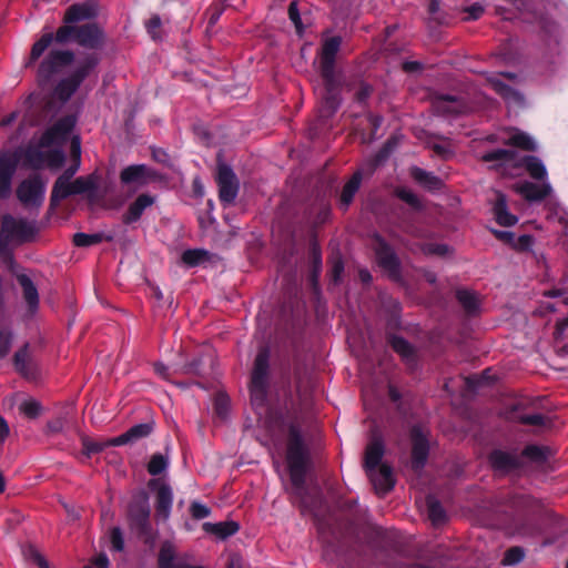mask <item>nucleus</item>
I'll return each instance as SVG.
<instances>
[{
	"mask_svg": "<svg viewBox=\"0 0 568 568\" xmlns=\"http://www.w3.org/2000/svg\"><path fill=\"white\" fill-rule=\"evenodd\" d=\"M45 184L40 176L34 175L21 182L17 196L26 206L39 205L44 199Z\"/></svg>",
	"mask_w": 568,
	"mask_h": 568,
	"instance_id": "nucleus-8",
	"label": "nucleus"
},
{
	"mask_svg": "<svg viewBox=\"0 0 568 568\" xmlns=\"http://www.w3.org/2000/svg\"><path fill=\"white\" fill-rule=\"evenodd\" d=\"M97 10L89 3H77L71 6L64 13V26H72L73 23L94 18Z\"/></svg>",
	"mask_w": 568,
	"mask_h": 568,
	"instance_id": "nucleus-18",
	"label": "nucleus"
},
{
	"mask_svg": "<svg viewBox=\"0 0 568 568\" xmlns=\"http://www.w3.org/2000/svg\"><path fill=\"white\" fill-rule=\"evenodd\" d=\"M520 422L527 425H544L545 417L541 414H529L520 417Z\"/></svg>",
	"mask_w": 568,
	"mask_h": 568,
	"instance_id": "nucleus-53",
	"label": "nucleus"
},
{
	"mask_svg": "<svg viewBox=\"0 0 568 568\" xmlns=\"http://www.w3.org/2000/svg\"><path fill=\"white\" fill-rule=\"evenodd\" d=\"M428 517L434 525H438L445 520V510L442 505L433 496L426 499Z\"/></svg>",
	"mask_w": 568,
	"mask_h": 568,
	"instance_id": "nucleus-41",
	"label": "nucleus"
},
{
	"mask_svg": "<svg viewBox=\"0 0 568 568\" xmlns=\"http://www.w3.org/2000/svg\"><path fill=\"white\" fill-rule=\"evenodd\" d=\"M30 352L28 345H24L14 354V366L17 371L26 377L32 375V368L30 366Z\"/></svg>",
	"mask_w": 568,
	"mask_h": 568,
	"instance_id": "nucleus-31",
	"label": "nucleus"
},
{
	"mask_svg": "<svg viewBox=\"0 0 568 568\" xmlns=\"http://www.w3.org/2000/svg\"><path fill=\"white\" fill-rule=\"evenodd\" d=\"M209 260V252L201 248L186 250L182 254V262L187 266H196Z\"/></svg>",
	"mask_w": 568,
	"mask_h": 568,
	"instance_id": "nucleus-40",
	"label": "nucleus"
},
{
	"mask_svg": "<svg viewBox=\"0 0 568 568\" xmlns=\"http://www.w3.org/2000/svg\"><path fill=\"white\" fill-rule=\"evenodd\" d=\"M288 17L290 20L293 22V24L296 28L297 33L302 34L303 32V24L301 20V14L298 10V6L296 1H292L288 6Z\"/></svg>",
	"mask_w": 568,
	"mask_h": 568,
	"instance_id": "nucleus-48",
	"label": "nucleus"
},
{
	"mask_svg": "<svg viewBox=\"0 0 568 568\" xmlns=\"http://www.w3.org/2000/svg\"><path fill=\"white\" fill-rule=\"evenodd\" d=\"M158 568H204L192 566L184 561H176V549L173 542L166 540L161 545L158 556Z\"/></svg>",
	"mask_w": 568,
	"mask_h": 568,
	"instance_id": "nucleus-14",
	"label": "nucleus"
},
{
	"mask_svg": "<svg viewBox=\"0 0 568 568\" xmlns=\"http://www.w3.org/2000/svg\"><path fill=\"white\" fill-rule=\"evenodd\" d=\"M412 175L419 184L427 187L428 190L434 191L442 187V180L432 173L424 171L423 169L413 168Z\"/></svg>",
	"mask_w": 568,
	"mask_h": 568,
	"instance_id": "nucleus-26",
	"label": "nucleus"
},
{
	"mask_svg": "<svg viewBox=\"0 0 568 568\" xmlns=\"http://www.w3.org/2000/svg\"><path fill=\"white\" fill-rule=\"evenodd\" d=\"M97 181L93 176H80L72 182V194H81L95 187Z\"/></svg>",
	"mask_w": 568,
	"mask_h": 568,
	"instance_id": "nucleus-43",
	"label": "nucleus"
},
{
	"mask_svg": "<svg viewBox=\"0 0 568 568\" xmlns=\"http://www.w3.org/2000/svg\"><path fill=\"white\" fill-rule=\"evenodd\" d=\"M392 347L404 358H409L413 354L412 346L402 337L393 336L390 339Z\"/></svg>",
	"mask_w": 568,
	"mask_h": 568,
	"instance_id": "nucleus-46",
	"label": "nucleus"
},
{
	"mask_svg": "<svg viewBox=\"0 0 568 568\" xmlns=\"http://www.w3.org/2000/svg\"><path fill=\"white\" fill-rule=\"evenodd\" d=\"M18 119V112L13 111L10 114L6 115L0 121V126L6 128L12 124Z\"/></svg>",
	"mask_w": 568,
	"mask_h": 568,
	"instance_id": "nucleus-63",
	"label": "nucleus"
},
{
	"mask_svg": "<svg viewBox=\"0 0 568 568\" xmlns=\"http://www.w3.org/2000/svg\"><path fill=\"white\" fill-rule=\"evenodd\" d=\"M399 197L413 206L419 204L418 197L409 190H400L398 193Z\"/></svg>",
	"mask_w": 568,
	"mask_h": 568,
	"instance_id": "nucleus-55",
	"label": "nucleus"
},
{
	"mask_svg": "<svg viewBox=\"0 0 568 568\" xmlns=\"http://www.w3.org/2000/svg\"><path fill=\"white\" fill-rule=\"evenodd\" d=\"M111 548L115 551H122L124 548V540L120 528H113L110 534Z\"/></svg>",
	"mask_w": 568,
	"mask_h": 568,
	"instance_id": "nucleus-51",
	"label": "nucleus"
},
{
	"mask_svg": "<svg viewBox=\"0 0 568 568\" xmlns=\"http://www.w3.org/2000/svg\"><path fill=\"white\" fill-rule=\"evenodd\" d=\"M11 179L0 175V197H4L9 194L11 189Z\"/></svg>",
	"mask_w": 568,
	"mask_h": 568,
	"instance_id": "nucleus-61",
	"label": "nucleus"
},
{
	"mask_svg": "<svg viewBox=\"0 0 568 568\" xmlns=\"http://www.w3.org/2000/svg\"><path fill=\"white\" fill-rule=\"evenodd\" d=\"M504 143L526 151H534L536 149L534 140L528 134L516 129L507 132Z\"/></svg>",
	"mask_w": 568,
	"mask_h": 568,
	"instance_id": "nucleus-22",
	"label": "nucleus"
},
{
	"mask_svg": "<svg viewBox=\"0 0 568 568\" xmlns=\"http://www.w3.org/2000/svg\"><path fill=\"white\" fill-rule=\"evenodd\" d=\"M203 529L212 535L217 536L221 539H225L239 530V525L234 521H222V523H205Z\"/></svg>",
	"mask_w": 568,
	"mask_h": 568,
	"instance_id": "nucleus-23",
	"label": "nucleus"
},
{
	"mask_svg": "<svg viewBox=\"0 0 568 568\" xmlns=\"http://www.w3.org/2000/svg\"><path fill=\"white\" fill-rule=\"evenodd\" d=\"M523 454L526 457H529L531 459H541L544 457V454L541 449L537 446H528L524 449Z\"/></svg>",
	"mask_w": 568,
	"mask_h": 568,
	"instance_id": "nucleus-58",
	"label": "nucleus"
},
{
	"mask_svg": "<svg viewBox=\"0 0 568 568\" xmlns=\"http://www.w3.org/2000/svg\"><path fill=\"white\" fill-rule=\"evenodd\" d=\"M375 252L379 266L388 272L390 276H397L399 262L392 248L384 241L377 239Z\"/></svg>",
	"mask_w": 568,
	"mask_h": 568,
	"instance_id": "nucleus-13",
	"label": "nucleus"
},
{
	"mask_svg": "<svg viewBox=\"0 0 568 568\" xmlns=\"http://www.w3.org/2000/svg\"><path fill=\"white\" fill-rule=\"evenodd\" d=\"M81 443H82V447H83V453L88 457H90L93 454L101 453L106 447L114 446L113 444H111L112 439H109V440H94V439H91V438H89L87 436H83L81 438Z\"/></svg>",
	"mask_w": 568,
	"mask_h": 568,
	"instance_id": "nucleus-36",
	"label": "nucleus"
},
{
	"mask_svg": "<svg viewBox=\"0 0 568 568\" xmlns=\"http://www.w3.org/2000/svg\"><path fill=\"white\" fill-rule=\"evenodd\" d=\"M18 281L23 288L24 298L29 304L31 311L37 310L39 304V295L32 281L27 275H20L18 277Z\"/></svg>",
	"mask_w": 568,
	"mask_h": 568,
	"instance_id": "nucleus-27",
	"label": "nucleus"
},
{
	"mask_svg": "<svg viewBox=\"0 0 568 568\" xmlns=\"http://www.w3.org/2000/svg\"><path fill=\"white\" fill-rule=\"evenodd\" d=\"M102 240L101 234H85V233H75L73 235V243L80 247H87L94 244L100 243Z\"/></svg>",
	"mask_w": 568,
	"mask_h": 568,
	"instance_id": "nucleus-45",
	"label": "nucleus"
},
{
	"mask_svg": "<svg viewBox=\"0 0 568 568\" xmlns=\"http://www.w3.org/2000/svg\"><path fill=\"white\" fill-rule=\"evenodd\" d=\"M69 195H72V182L70 181V175L62 174L54 183L51 200L53 202L60 201Z\"/></svg>",
	"mask_w": 568,
	"mask_h": 568,
	"instance_id": "nucleus-28",
	"label": "nucleus"
},
{
	"mask_svg": "<svg viewBox=\"0 0 568 568\" xmlns=\"http://www.w3.org/2000/svg\"><path fill=\"white\" fill-rule=\"evenodd\" d=\"M484 162H498L500 165H506L516 162V152L511 150L498 149L487 152L481 156Z\"/></svg>",
	"mask_w": 568,
	"mask_h": 568,
	"instance_id": "nucleus-30",
	"label": "nucleus"
},
{
	"mask_svg": "<svg viewBox=\"0 0 568 568\" xmlns=\"http://www.w3.org/2000/svg\"><path fill=\"white\" fill-rule=\"evenodd\" d=\"M12 334L10 331L1 328L0 329V358L8 355L11 348Z\"/></svg>",
	"mask_w": 568,
	"mask_h": 568,
	"instance_id": "nucleus-49",
	"label": "nucleus"
},
{
	"mask_svg": "<svg viewBox=\"0 0 568 568\" xmlns=\"http://www.w3.org/2000/svg\"><path fill=\"white\" fill-rule=\"evenodd\" d=\"M75 118L71 115L60 119L42 134L39 146L49 148L64 141L75 126Z\"/></svg>",
	"mask_w": 568,
	"mask_h": 568,
	"instance_id": "nucleus-9",
	"label": "nucleus"
},
{
	"mask_svg": "<svg viewBox=\"0 0 568 568\" xmlns=\"http://www.w3.org/2000/svg\"><path fill=\"white\" fill-rule=\"evenodd\" d=\"M534 244V237L531 235H521L517 240L515 247L520 250H529Z\"/></svg>",
	"mask_w": 568,
	"mask_h": 568,
	"instance_id": "nucleus-57",
	"label": "nucleus"
},
{
	"mask_svg": "<svg viewBox=\"0 0 568 568\" xmlns=\"http://www.w3.org/2000/svg\"><path fill=\"white\" fill-rule=\"evenodd\" d=\"M362 181V174L359 172L354 173V175L351 178V180L344 185L342 195H341V203L346 209L353 201L354 195L359 189Z\"/></svg>",
	"mask_w": 568,
	"mask_h": 568,
	"instance_id": "nucleus-29",
	"label": "nucleus"
},
{
	"mask_svg": "<svg viewBox=\"0 0 568 568\" xmlns=\"http://www.w3.org/2000/svg\"><path fill=\"white\" fill-rule=\"evenodd\" d=\"M168 467V458H165L162 454H154L149 464H148V471L153 475H160L163 473Z\"/></svg>",
	"mask_w": 568,
	"mask_h": 568,
	"instance_id": "nucleus-44",
	"label": "nucleus"
},
{
	"mask_svg": "<svg viewBox=\"0 0 568 568\" xmlns=\"http://www.w3.org/2000/svg\"><path fill=\"white\" fill-rule=\"evenodd\" d=\"M413 439V466L419 469L424 466L428 456V442L426 432L422 427L412 429Z\"/></svg>",
	"mask_w": 568,
	"mask_h": 568,
	"instance_id": "nucleus-12",
	"label": "nucleus"
},
{
	"mask_svg": "<svg viewBox=\"0 0 568 568\" xmlns=\"http://www.w3.org/2000/svg\"><path fill=\"white\" fill-rule=\"evenodd\" d=\"M466 12L469 14V18L476 20L481 17L484 13V7L479 3H475L466 9Z\"/></svg>",
	"mask_w": 568,
	"mask_h": 568,
	"instance_id": "nucleus-60",
	"label": "nucleus"
},
{
	"mask_svg": "<svg viewBox=\"0 0 568 568\" xmlns=\"http://www.w3.org/2000/svg\"><path fill=\"white\" fill-rule=\"evenodd\" d=\"M156 180V174L145 164H133L124 168L120 173L123 185L131 186L133 191L146 186Z\"/></svg>",
	"mask_w": 568,
	"mask_h": 568,
	"instance_id": "nucleus-6",
	"label": "nucleus"
},
{
	"mask_svg": "<svg viewBox=\"0 0 568 568\" xmlns=\"http://www.w3.org/2000/svg\"><path fill=\"white\" fill-rule=\"evenodd\" d=\"M71 154L73 160L81 161V140L78 135L71 140Z\"/></svg>",
	"mask_w": 568,
	"mask_h": 568,
	"instance_id": "nucleus-56",
	"label": "nucleus"
},
{
	"mask_svg": "<svg viewBox=\"0 0 568 568\" xmlns=\"http://www.w3.org/2000/svg\"><path fill=\"white\" fill-rule=\"evenodd\" d=\"M38 230L34 222L3 215L0 223V260L10 270L14 267L13 250L34 239Z\"/></svg>",
	"mask_w": 568,
	"mask_h": 568,
	"instance_id": "nucleus-2",
	"label": "nucleus"
},
{
	"mask_svg": "<svg viewBox=\"0 0 568 568\" xmlns=\"http://www.w3.org/2000/svg\"><path fill=\"white\" fill-rule=\"evenodd\" d=\"M343 271H344L343 262L341 260L335 261L333 264V267H332V277H333L334 282H338L341 280Z\"/></svg>",
	"mask_w": 568,
	"mask_h": 568,
	"instance_id": "nucleus-62",
	"label": "nucleus"
},
{
	"mask_svg": "<svg viewBox=\"0 0 568 568\" xmlns=\"http://www.w3.org/2000/svg\"><path fill=\"white\" fill-rule=\"evenodd\" d=\"M489 459L493 467L499 471H509L517 466L516 457L501 450L491 453Z\"/></svg>",
	"mask_w": 568,
	"mask_h": 568,
	"instance_id": "nucleus-24",
	"label": "nucleus"
},
{
	"mask_svg": "<svg viewBox=\"0 0 568 568\" xmlns=\"http://www.w3.org/2000/svg\"><path fill=\"white\" fill-rule=\"evenodd\" d=\"M515 191L529 202H539L551 194L552 187L549 181H544L540 184L525 181L516 184Z\"/></svg>",
	"mask_w": 568,
	"mask_h": 568,
	"instance_id": "nucleus-11",
	"label": "nucleus"
},
{
	"mask_svg": "<svg viewBox=\"0 0 568 568\" xmlns=\"http://www.w3.org/2000/svg\"><path fill=\"white\" fill-rule=\"evenodd\" d=\"M190 511L194 519H204L209 517L211 514L210 508L206 505L199 501H194L191 504Z\"/></svg>",
	"mask_w": 568,
	"mask_h": 568,
	"instance_id": "nucleus-50",
	"label": "nucleus"
},
{
	"mask_svg": "<svg viewBox=\"0 0 568 568\" xmlns=\"http://www.w3.org/2000/svg\"><path fill=\"white\" fill-rule=\"evenodd\" d=\"M64 161V154L62 151H54L50 154L49 159H48V164L50 168L52 169H58L59 166L62 165Z\"/></svg>",
	"mask_w": 568,
	"mask_h": 568,
	"instance_id": "nucleus-54",
	"label": "nucleus"
},
{
	"mask_svg": "<svg viewBox=\"0 0 568 568\" xmlns=\"http://www.w3.org/2000/svg\"><path fill=\"white\" fill-rule=\"evenodd\" d=\"M153 430V425L151 423H143L132 426L125 433L121 434L112 438V443L114 446H122L129 443L136 442L143 437L149 436Z\"/></svg>",
	"mask_w": 568,
	"mask_h": 568,
	"instance_id": "nucleus-17",
	"label": "nucleus"
},
{
	"mask_svg": "<svg viewBox=\"0 0 568 568\" xmlns=\"http://www.w3.org/2000/svg\"><path fill=\"white\" fill-rule=\"evenodd\" d=\"M342 38L338 36L323 41L321 50V72L326 84V94L323 95V106L328 114L336 111L339 100L333 94V78L335 57L341 48Z\"/></svg>",
	"mask_w": 568,
	"mask_h": 568,
	"instance_id": "nucleus-3",
	"label": "nucleus"
},
{
	"mask_svg": "<svg viewBox=\"0 0 568 568\" xmlns=\"http://www.w3.org/2000/svg\"><path fill=\"white\" fill-rule=\"evenodd\" d=\"M80 83L79 80H75L73 75L68 79H63L59 82L55 88V95L62 100L67 101L71 98V95L77 91Z\"/></svg>",
	"mask_w": 568,
	"mask_h": 568,
	"instance_id": "nucleus-34",
	"label": "nucleus"
},
{
	"mask_svg": "<svg viewBox=\"0 0 568 568\" xmlns=\"http://www.w3.org/2000/svg\"><path fill=\"white\" fill-rule=\"evenodd\" d=\"M493 211L496 222L501 226H513L518 222V217L508 211L507 199L500 192L496 193Z\"/></svg>",
	"mask_w": 568,
	"mask_h": 568,
	"instance_id": "nucleus-19",
	"label": "nucleus"
},
{
	"mask_svg": "<svg viewBox=\"0 0 568 568\" xmlns=\"http://www.w3.org/2000/svg\"><path fill=\"white\" fill-rule=\"evenodd\" d=\"M173 504V493L170 486L163 484L156 493V513L163 519H168Z\"/></svg>",
	"mask_w": 568,
	"mask_h": 568,
	"instance_id": "nucleus-21",
	"label": "nucleus"
},
{
	"mask_svg": "<svg viewBox=\"0 0 568 568\" xmlns=\"http://www.w3.org/2000/svg\"><path fill=\"white\" fill-rule=\"evenodd\" d=\"M523 164L532 179L541 182L548 181L546 166L540 159L536 156H526L523 159Z\"/></svg>",
	"mask_w": 568,
	"mask_h": 568,
	"instance_id": "nucleus-25",
	"label": "nucleus"
},
{
	"mask_svg": "<svg viewBox=\"0 0 568 568\" xmlns=\"http://www.w3.org/2000/svg\"><path fill=\"white\" fill-rule=\"evenodd\" d=\"M73 53L69 50H52L41 61L38 68L39 78L47 80L58 73L62 68L73 61Z\"/></svg>",
	"mask_w": 568,
	"mask_h": 568,
	"instance_id": "nucleus-7",
	"label": "nucleus"
},
{
	"mask_svg": "<svg viewBox=\"0 0 568 568\" xmlns=\"http://www.w3.org/2000/svg\"><path fill=\"white\" fill-rule=\"evenodd\" d=\"M307 452L298 433L293 429L287 447V464L292 484L302 488L306 471Z\"/></svg>",
	"mask_w": 568,
	"mask_h": 568,
	"instance_id": "nucleus-4",
	"label": "nucleus"
},
{
	"mask_svg": "<svg viewBox=\"0 0 568 568\" xmlns=\"http://www.w3.org/2000/svg\"><path fill=\"white\" fill-rule=\"evenodd\" d=\"M94 565L98 568H109V559H108L106 555H104V554L99 555L94 560Z\"/></svg>",
	"mask_w": 568,
	"mask_h": 568,
	"instance_id": "nucleus-64",
	"label": "nucleus"
},
{
	"mask_svg": "<svg viewBox=\"0 0 568 568\" xmlns=\"http://www.w3.org/2000/svg\"><path fill=\"white\" fill-rule=\"evenodd\" d=\"M488 82L491 85V88L505 99L521 100L519 93L513 90L510 87L506 85L498 77L489 78Z\"/></svg>",
	"mask_w": 568,
	"mask_h": 568,
	"instance_id": "nucleus-38",
	"label": "nucleus"
},
{
	"mask_svg": "<svg viewBox=\"0 0 568 568\" xmlns=\"http://www.w3.org/2000/svg\"><path fill=\"white\" fill-rule=\"evenodd\" d=\"M18 164V158L11 152L0 153V175L12 178Z\"/></svg>",
	"mask_w": 568,
	"mask_h": 568,
	"instance_id": "nucleus-37",
	"label": "nucleus"
},
{
	"mask_svg": "<svg viewBox=\"0 0 568 568\" xmlns=\"http://www.w3.org/2000/svg\"><path fill=\"white\" fill-rule=\"evenodd\" d=\"M99 59L94 54H90L84 58L78 65L77 70L72 74L75 80H79V83L89 75V73L98 65Z\"/></svg>",
	"mask_w": 568,
	"mask_h": 568,
	"instance_id": "nucleus-35",
	"label": "nucleus"
},
{
	"mask_svg": "<svg viewBox=\"0 0 568 568\" xmlns=\"http://www.w3.org/2000/svg\"><path fill=\"white\" fill-rule=\"evenodd\" d=\"M53 39H55V41L59 43L75 41L81 47L99 49L103 45L105 36L103 30L97 23H87L80 27H60L57 30L55 36H53L51 32H47L33 43L24 67L30 68L33 65L49 48Z\"/></svg>",
	"mask_w": 568,
	"mask_h": 568,
	"instance_id": "nucleus-1",
	"label": "nucleus"
},
{
	"mask_svg": "<svg viewBox=\"0 0 568 568\" xmlns=\"http://www.w3.org/2000/svg\"><path fill=\"white\" fill-rule=\"evenodd\" d=\"M434 108L440 114H454L460 111L462 103L453 97H440L434 101Z\"/></svg>",
	"mask_w": 568,
	"mask_h": 568,
	"instance_id": "nucleus-32",
	"label": "nucleus"
},
{
	"mask_svg": "<svg viewBox=\"0 0 568 568\" xmlns=\"http://www.w3.org/2000/svg\"><path fill=\"white\" fill-rule=\"evenodd\" d=\"M268 371V352L262 349L256 355L250 387L252 402L263 400Z\"/></svg>",
	"mask_w": 568,
	"mask_h": 568,
	"instance_id": "nucleus-5",
	"label": "nucleus"
},
{
	"mask_svg": "<svg viewBox=\"0 0 568 568\" xmlns=\"http://www.w3.org/2000/svg\"><path fill=\"white\" fill-rule=\"evenodd\" d=\"M130 516L136 519L143 528L149 527L150 507L148 499L143 497L138 504L130 507Z\"/></svg>",
	"mask_w": 568,
	"mask_h": 568,
	"instance_id": "nucleus-33",
	"label": "nucleus"
},
{
	"mask_svg": "<svg viewBox=\"0 0 568 568\" xmlns=\"http://www.w3.org/2000/svg\"><path fill=\"white\" fill-rule=\"evenodd\" d=\"M384 455V445L379 439L372 440L365 450L364 466L366 471L378 468Z\"/></svg>",
	"mask_w": 568,
	"mask_h": 568,
	"instance_id": "nucleus-20",
	"label": "nucleus"
},
{
	"mask_svg": "<svg viewBox=\"0 0 568 568\" xmlns=\"http://www.w3.org/2000/svg\"><path fill=\"white\" fill-rule=\"evenodd\" d=\"M525 552L520 547H513L505 552L503 565L513 566L523 560Z\"/></svg>",
	"mask_w": 568,
	"mask_h": 568,
	"instance_id": "nucleus-47",
	"label": "nucleus"
},
{
	"mask_svg": "<svg viewBox=\"0 0 568 568\" xmlns=\"http://www.w3.org/2000/svg\"><path fill=\"white\" fill-rule=\"evenodd\" d=\"M368 477L378 494L388 493L395 484L392 469L387 465H381L378 468L367 471Z\"/></svg>",
	"mask_w": 568,
	"mask_h": 568,
	"instance_id": "nucleus-15",
	"label": "nucleus"
},
{
	"mask_svg": "<svg viewBox=\"0 0 568 568\" xmlns=\"http://www.w3.org/2000/svg\"><path fill=\"white\" fill-rule=\"evenodd\" d=\"M217 184L221 202L225 204L233 203L239 192V183L231 168L225 164L219 165Z\"/></svg>",
	"mask_w": 568,
	"mask_h": 568,
	"instance_id": "nucleus-10",
	"label": "nucleus"
},
{
	"mask_svg": "<svg viewBox=\"0 0 568 568\" xmlns=\"http://www.w3.org/2000/svg\"><path fill=\"white\" fill-rule=\"evenodd\" d=\"M19 412L30 419L37 418L41 413V405L38 400L29 398L19 404Z\"/></svg>",
	"mask_w": 568,
	"mask_h": 568,
	"instance_id": "nucleus-42",
	"label": "nucleus"
},
{
	"mask_svg": "<svg viewBox=\"0 0 568 568\" xmlns=\"http://www.w3.org/2000/svg\"><path fill=\"white\" fill-rule=\"evenodd\" d=\"M229 403L230 400L226 395L220 394L216 396L214 407L220 416L224 417L226 415L229 409Z\"/></svg>",
	"mask_w": 568,
	"mask_h": 568,
	"instance_id": "nucleus-52",
	"label": "nucleus"
},
{
	"mask_svg": "<svg viewBox=\"0 0 568 568\" xmlns=\"http://www.w3.org/2000/svg\"><path fill=\"white\" fill-rule=\"evenodd\" d=\"M155 202V197L149 194H140L134 202H132L128 211L123 214L122 221L124 224H131L136 222L143 214V212L152 206Z\"/></svg>",
	"mask_w": 568,
	"mask_h": 568,
	"instance_id": "nucleus-16",
	"label": "nucleus"
},
{
	"mask_svg": "<svg viewBox=\"0 0 568 568\" xmlns=\"http://www.w3.org/2000/svg\"><path fill=\"white\" fill-rule=\"evenodd\" d=\"M457 298L467 313H475L479 307L478 296L471 291H458Z\"/></svg>",
	"mask_w": 568,
	"mask_h": 568,
	"instance_id": "nucleus-39",
	"label": "nucleus"
},
{
	"mask_svg": "<svg viewBox=\"0 0 568 568\" xmlns=\"http://www.w3.org/2000/svg\"><path fill=\"white\" fill-rule=\"evenodd\" d=\"M30 556L33 559V561L39 566V568H50L47 559L36 549H30Z\"/></svg>",
	"mask_w": 568,
	"mask_h": 568,
	"instance_id": "nucleus-59",
	"label": "nucleus"
}]
</instances>
